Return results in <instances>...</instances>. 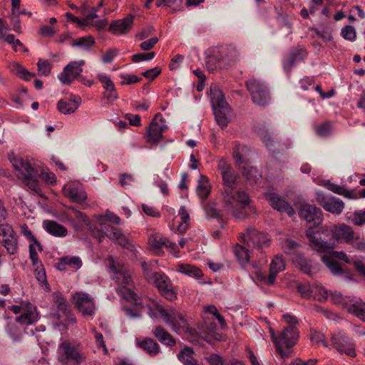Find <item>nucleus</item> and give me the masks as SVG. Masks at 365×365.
<instances>
[{
    "label": "nucleus",
    "instance_id": "obj_1",
    "mask_svg": "<svg viewBox=\"0 0 365 365\" xmlns=\"http://www.w3.org/2000/svg\"><path fill=\"white\" fill-rule=\"evenodd\" d=\"M217 168L224 186L223 202L225 210L237 220L245 218V208L250 200L245 190L238 188L237 174L225 158L219 160Z\"/></svg>",
    "mask_w": 365,
    "mask_h": 365
},
{
    "label": "nucleus",
    "instance_id": "obj_2",
    "mask_svg": "<svg viewBox=\"0 0 365 365\" xmlns=\"http://www.w3.org/2000/svg\"><path fill=\"white\" fill-rule=\"evenodd\" d=\"M321 232L313 228L307 230L310 247L320 252L332 249L336 242L351 243L354 238L352 228L345 224L334 225L330 230L322 229Z\"/></svg>",
    "mask_w": 365,
    "mask_h": 365
},
{
    "label": "nucleus",
    "instance_id": "obj_3",
    "mask_svg": "<svg viewBox=\"0 0 365 365\" xmlns=\"http://www.w3.org/2000/svg\"><path fill=\"white\" fill-rule=\"evenodd\" d=\"M108 267L113 273V279L118 284L117 290L127 301L138 307L141 306L142 304L138 302L139 299L129 271L123 264L115 262L111 256L108 257Z\"/></svg>",
    "mask_w": 365,
    "mask_h": 365
},
{
    "label": "nucleus",
    "instance_id": "obj_4",
    "mask_svg": "<svg viewBox=\"0 0 365 365\" xmlns=\"http://www.w3.org/2000/svg\"><path fill=\"white\" fill-rule=\"evenodd\" d=\"M8 158L14 169L26 180L27 186L36 192L39 193L41 189L36 180L40 169L38 163L34 160L17 156L13 152L9 153Z\"/></svg>",
    "mask_w": 365,
    "mask_h": 365
},
{
    "label": "nucleus",
    "instance_id": "obj_5",
    "mask_svg": "<svg viewBox=\"0 0 365 365\" xmlns=\"http://www.w3.org/2000/svg\"><path fill=\"white\" fill-rule=\"evenodd\" d=\"M141 265L146 280L149 283L153 284L162 296L170 301H173L177 298V294L173 290L170 279L164 273L153 272L150 269V265L145 262H143Z\"/></svg>",
    "mask_w": 365,
    "mask_h": 365
},
{
    "label": "nucleus",
    "instance_id": "obj_6",
    "mask_svg": "<svg viewBox=\"0 0 365 365\" xmlns=\"http://www.w3.org/2000/svg\"><path fill=\"white\" fill-rule=\"evenodd\" d=\"M238 57V51L232 46H227L215 50L206 58V67L210 71L217 68H226L233 64Z\"/></svg>",
    "mask_w": 365,
    "mask_h": 365
},
{
    "label": "nucleus",
    "instance_id": "obj_7",
    "mask_svg": "<svg viewBox=\"0 0 365 365\" xmlns=\"http://www.w3.org/2000/svg\"><path fill=\"white\" fill-rule=\"evenodd\" d=\"M332 302L345 308L349 313L365 322V303L356 297L343 296L335 291L329 294Z\"/></svg>",
    "mask_w": 365,
    "mask_h": 365
},
{
    "label": "nucleus",
    "instance_id": "obj_8",
    "mask_svg": "<svg viewBox=\"0 0 365 365\" xmlns=\"http://www.w3.org/2000/svg\"><path fill=\"white\" fill-rule=\"evenodd\" d=\"M211 102L217 124L222 128L227 127L231 110L220 90L216 88L211 90Z\"/></svg>",
    "mask_w": 365,
    "mask_h": 365
},
{
    "label": "nucleus",
    "instance_id": "obj_9",
    "mask_svg": "<svg viewBox=\"0 0 365 365\" xmlns=\"http://www.w3.org/2000/svg\"><path fill=\"white\" fill-rule=\"evenodd\" d=\"M269 334L281 357L283 359L287 357L288 353L287 351H284L283 349L289 348L296 343L298 332L295 327L288 326L278 334H276L272 329H269Z\"/></svg>",
    "mask_w": 365,
    "mask_h": 365
},
{
    "label": "nucleus",
    "instance_id": "obj_10",
    "mask_svg": "<svg viewBox=\"0 0 365 365\" xmlns=\"http://www.w3.org/2000/svg\"><path fill=\"white\" fill-rule=\"evenodd\" d=\"M156 310L166 324L170 327L174 331H188V323L182 312L173 308L165 309L160 305H157Z\"/></svg>",
    "mask_w": 365,
    "mask_h": 365
},
{
    "label": "nucleus",
    "instance_id": "obj_11",
    "mask_svg": "<svg viewBox=\"0 0 365 365\" xmlns=\"http://www.w3.org/2000/svg\"><path fill=\"white\" fill-rule=\"evenodd\" d=\"M72 299L75 307L84 317H92L96 314L97 305L93 295L83 292H76L73 294Z\"/></svg>",
    "mask_w": 365,
    "mask_h": 365
},
{
    "label": "nucleus",
    "instance_id": "obj_12",
    "mask_svg": "<svg viewBox=\"0 0 365 365\" xmlns=\"http://www.w3.org/2000/svg\"><path fill=\"white\" fill-rule=\"evenodd\" d=\"M85 356L71 343L62 342L58 348V360L62 365H79Z\"/></svg>",
    "mask_w": 365,
    "mask_h": 365
},
{
    "label": "nucleus",
    "instance_id": "obj_13",
    "mask_svg": "<svg viewBox=\"0 0 365 365\" xmlns=\"http://www.w3.org/2000/svg\"><path fill=\"white\" fill-rule=\"evenodd\" d=\"M11 310L15 314H19L16 319L21 326L32 324L37 321L38 317L36 307L31 303L24 302L20 306H11Z\"/></svg>",
    "mask_w": 365,
    "mask_h": 365
},
{
    "label": "nucleus",
    "instance_id": "obj_14",
    "mask_svg": "<svg viewBox=\"0 0 365 365\" xmlns=\"http://www.w3.org/2000/svg\"><path fill=\"white\" fill-rule=\"evenodd\" d=\"M53 300L57 307V310L54 313L57 319L66 326L75 324L76 318L68 309L66 300L63 295L60 292H55L53 294Z\"/></svg>",
    "mask_w": 365,
    "mask_h": 365
},
{
    "label": "nucleus",
    "instance_id": "obj_15",
    "mask_svg": "<svg viewBox=\"0 0 365 365\" xmlns=\"http://www.w3.org/2000/svg\"><path fill=\"white\" fill-rule=\"evenodd\" d=\"M247 88L255 104L264 106L269 103V92L265 85L255 79H250L247 81Z\"/></svg>",
    "mask_w": 365,
    "mask_h": 365
},
{
    "label": "nucleus",
    "instance_id": "obj_16",
    "mask_svg": "<svg viewBox=\"0 0 365 365\" xmlns=\"http://www.w3.org/2000/svg\"><path fill=\"white\" fill-rule=\"evenodd\" d=\"M0 243L9 255H15L18 251L17 236L8 224L0 225Z\"/></svg>",
    "mask_w": 365,
    "mask_h": 365
},
{
    "label": "nucleus",
    "instance_id": "obj_17",
    "mask_svg": "<svg viewBox=\"0 0 365 365\" xmlns=\"http://www.w3.org/2000/svg\"><path fill=\"white\" fill-rule=\"evenodd\" d=\"M316 200L326 211L334 215L341 214L344 208V202L331 195H324L319 192L317 193Z\"/></svg>",
    "mask_w": 365,
    "mask_h": 365
},
{
    "label": "nucleus",
    "instance_id": "obj_18",
    "mask_svg": "<svg viewBox=\"0 0 365 365\" xmlns=\"http://www.w3.org/2000/svg\"><path fill=\"white\" fill-rule=\"evenodd\" d=\"M167 128L168 127L163 115L160 113H157L148 127L147 141L152 144L157 143L163 138V133Z\"/></svg>",
    "mask_w": 365,
    "mask_h": 365
},
{
    "label": "nucleus",
    "instance_id": "obj_19",
    "mask_svg": "<svg viewBox=\"0 0 365 365\" xmlns=\"http://www.w3.org/2000/svg\"><path fill=\"white\" fill-rule=\"evenodd\" d=\"M83 60L74 61L67 64L58 75L59 81L66 85H70L83 72Z\"/></svg>",
    "mask_w": 365,
    "mask_h": 365
},
{
    "label": "nucleus",
    "instance_id": "obj_20",
    "mask_svg": "<svg viewBox=\"0 0 365 365\" xmlns=\"http://www.w3.org/2000/svg\"><path fill=\"white\" fill-rule=\"evenodd\" d=\"M336 259L342 260L346 263H350L347 255L343 252H331L322 257V262L329 269L334 275H340L342 274V269L336 262Z\"/></svg>",
    "mask_w": 365,
    "mask_h": 365
},
{
    "label": "nucleus",
    "instance_id": "obj_21",
    "mask_svg": "<svg viewBox=\"0 0 365 365\" xmlns=\"http://www.w3.org/2000/svg\"><path fill=\"white\" fill-rule=\"evenodd\" d=\"M331 344L340 352L351 356H355L354 345L351 340L342 332L331 334Z\"/></svg>",
    "mask_w": 365,
    "mask_h": 365
},
{
    "label": "nucleus",
    "instance_id": "obj_22",
    "mask_svg": "<svg viewBox=\"0 0 365 365\" xmlns=\"http://www.w3.org/2000/svg\"><path fill=\"white\" fill-rule=\"evenodd\" d=\"M64 195L71 201L81 203L87 199V195L81 184L78 182H70L63 187Z\"/></svg>",
    "mask_w": 365,
    "mask_h": 365
},
{
    "label": "nucleus",
    "instance_id": "obj_23",
    "mask_svg": "<svg viewBox=\"0 0 365 365\" xmlns=\"http://www.w3.org/2000/svg\"><path fill=\"white\" fill-rule=\"evenodd\" d=\"M299 216L309 223H313L314 225H319L323 219L322 210L315 205L309 204H303L301 205Z\"/></svg>",
    "mask_w": 365,
    "mask_h": 365
},
{
    "label": "nucleus",
    "instance_id": "obj_24",
    "mask_svg": "<svg viewBox=\"0 0 365 365\" xmlns=\"http://www.w3.org/2000/svg\"><path fill=\"white\" fill-rule=\"evenodd\" d=\"M266 199L272 208L281 212H285L289 216L294 215L295 211L289 203L284 198L274 192L266 194Z\"/></svg>",
    "mask_w": 365,
    "mask_h": 365
},
{
    "label": "nucleus",
    "instance_id": "obj_25",
    "mask_svg": "<svg viewBox=\"0 0 365 365\" xmlns=\"http://www.w3.org/2000/svg\"><path fill=\"white\" fill-rule=\"evenodd\" d=\"M81 103V98L79 96L71 94L68 97L61 99L57 104L59 112L64 115L74 113Z\"/></svg>",
    "mask_w": 365,
    "mask_h": 365
},
{
    "label": "nucleus",
    "instance_id": "obj_26",
    "mask_svg": "<svg viewBox=\"0 0 365 365\" xmlns=\"http://www.w3.org/2000/svg\"><path fill=\"white\" fill-rule=\"evenodd\" d=\"M105 235L111 240L116 242L122 247L133 252H138L136 247L131 245L121 231L114 227L108 226L106 228Z\"/></svg>",
    "mask_w": 365,
    "mask_h": 365
},
{
    "label": "nucleus",
    "instance_id": "obj_27",
    "mask_svg": "<svg viewBox=\"0 0 365 365\" xmlns=\"http://www.w3.org/2000/svg\"><path fill=\"white\" fill-rule=\"evenodd\" d=\"M245 238L250 242L251 247L262 248L269 242L267 235L257 231L255 229H248L246 231Z\"/></svg>",
    "mask_w": 365,
    "mask_h": 365
},
{
    "label": "nucleus",
    "instance_id": "obj_28",
    "mask_svg": "<svg viewBox=\"0 0 365 365\" xmlns=\"http://www.w3.org/2000/svg\"><path fill=\"white\" fill-rule=\"evenodd\" d=\"M134 16L129 14L123 19L113 21L109 30L115 35H120L128 31L133 24Z\"/></svg>",
    "mask_w": 365,
    "mask_h": 365
},
{
    "label": "nucleus",
    "instance_id": "obj_29",
    "mask_svg": "<svg viewBox=\"0 0 365 365\" xmlns=\"http://www.w3.org/2000/svg\"><path fill=\"white\" fill-rule=\"evenodd\" d=\"M240 241L242 245H237L234 249V252L237 259L241 263L247 262L250 258L251 252L249 248L251 247L250 242L245 238V234L242 233L240 235Z\"/></svg>",
    "mask_w": 365,
    "mask_h": 365
},
{
    "label": "nucleus",
    "instance_id": "obj_30",
    "mask_svg": "<svg viewBox=\"0 0 365 365\" xmlns=\"http://www.w3.org/2000/svg\"><path fill=\"white\" fill-rule=\"evenodd\" d=\"M149 245L150 249L157 254H160L164 247H171L174 249L175 247V244L170 242L159 234L150 235L149 237Z\"/></svg>",
    "mask_w": 365,
    "mask_h": 365
},
{
    "label": "nucleus",
    "instance_id": "obj_31",
    "mask_svg": "<svg viewBox=\"0 0 365 365\" xmlns=\"http://www.w3.org/2000/svg\"><path fill=\"white\" fill-rule=\"evenodd\" d=\"M285 269V263L282 258L279 256H275L269 266V274L268 276L267 283L272 285L275 282V277L277 274Z\"/></svg>",
    "mask_w": 365,
    "mask_h": 365
},
{
    "label": "nucleus",
    "instance_id": "obj_32",
    "mask_svg": "<svg viewBox=\"0 0 365 365\" xmlns=\"http://www.w3.org/2000/svg\"><path fill=\"white\" fill-rule=\"evenodd\" d=\"M43 228L48 232L50 235L58 237H66L68 234L67 229L62 225L52 220H46L43 222Z\"/></svg>",
    "mask_w": 365,
    "mask_h": 365
},
{
    "label": "nucleus",
    "instance_id": "obj_33",
    "mask_svg": "<svg viewBox=\"0 0 365 365\" xmlns=\"http://www.w3.org/2000/svg\"><path fill=\"white\" fill-rule=\"evenodd\" d=\"M153 334L160 343L168 346L175 345V341L173 337L163 327H155L153 330Z\"/></svg>",
    "mask_w": 365,
    "mask_h": 365
},
{
    "label": "nucleus",
    "instance_id": "obj_34",
    "mask_svg": "<svg viewBox=\"0 0 365 365\" xmlns=\"http://www.w3.org/2000/svg\"><path fill=\"white\" fill-rule=\"evenodd\" d=\"M240 168L242 169V175L250 184L257 183L262 178L261 174L256 168L247 163Z\"/></svg>",
    "mask_w": 365,
    "mask_h": 365
},
{
    "label": "nucleus",
    "instance_id": "obj_35",
    "mask_svg": "<svg viewBox=\"0 0 365 365\" xmlns=\"http://www.w3.org/2000/svg\"><path fill=\"white\" fill-rule=\"evenodd\" d=\"M6 331L9 336L14 341H19L22 336V327L15 319L7 323Z\"/></svg>",
    "mask_w": 365,
    "mask_h": 365
},
{
    "label": "nucleus",
    "instance_id": "obj_36",
    "mask_svg": "<svg viewBox=\"0 0 365 365\" xmlns=\"http://www.w3.org/2000/svg\"><path fill=\"white\" fill-rule=\"evenodd\" d=\"M96 12L97 10L93 9L90 14L81 19V26H93L98 29L103 28L106 24V21L102 19L96 20L98 17Z\"/></svg>",
    "mask_w": 365,
    "mask_h": 365
},
{
    "label": "nucleus",
    "instance_id": "obj_37",
    "mask_svg": "<svg viewBox=\"0 0 365 365\" xmlns=\"http://www.w3.org/2000/svg\"><path fill=\"white\" fill-rule=\"evenodd\" d=\"M138 346L151 356L157 355L160 350L158 343L151 338H145L137 342Z\"/></svg>",
    "mask_w": 365,
    "mask_h": 365
},
{
    "label": "nucleus",
    "instance_id": "obj_38",
    "mask_svg": "<svg viewBox=\"0 0 365 365\" xmlns=\"http://www.w3.org/2000/svg\"><path fill=\"white\" fill-rule=\"evenodd\" d=\"M304 56L305 51L302 49L292 51L289 56L284 61V70L286 71H289L295 63L302 61Z\"/></svg>",
    "mask_w": 365,
    "mask_h": 365
},
{
    "label": "nucleus",
    "instance_id": "obj_39",
    "mask_svg": "<svg viewBox=\"0 0 365 365\" xmlns=\"http://www.w3.org/2000/svg\"><path fill=\"white\" fill-rule=\"evenodd\" d=\"M196 191L201 200H205L208 197L211 191V186L207 177L204 175L200 176Z\"/></svg>",
    "mask_w": 365,
    "mask_h": 365
},
{
    "label": "nucleus",
    "instance_id": "obj_40",
    "mask_svg": "<svg viewBox=\"0 0 365 365\" xmlns=\"http://www.w3.org/2000/svg\"><path fill=\"white\" fill-rule=\"evenodd\" d=\"M177 271L195 278H200L202 276V272L200 269L189 264H179L177 267Z\"/></svg>",
    "mask_w": 365,
    "mask_h": 365
},
{
    "label": "nucleus",
    "instance_id": "obj_41",
    "mask_svg": "<svg viewBox=\"0 0 365 365\" xmlns=\"http://www.w3.org/2000/svg\"><path fill=\"white\" fill-rule=\"evenodd\" d=\"M295 264L304 273L312 274L314 272V268L310 261L307 259L302 255H296L293 259Z\"/></svg>",
    "mask_w": 365,
    "mask_h": 365
},
{
    "label": "nucleus",
    "instance_id": "obj_42",
    "mask_svg": "<svg viewBox=\"0 0 365 365\" xmlns=\"http://www.w3.org/2000/svg\"><path fill=\"white\" fill-rule=\"evenodd\" d=\"M11 71L25 81H30L34 74L29 72L26 68L18 63H12L10 65Z\"/></svg>",
    "mask_w": 365,
    "mask_h": 365
},
{
    "label": "nucleus",
    "instance_id": "obj_43",
    "mask_svg": "<svg viewBox=\"0 0 365 365\" xmlns=\"http://www.w3.org/2000/svg\"><path fill=\"white\" fill-rule=\"evenodd\" d=\"M178 357L184 365H197L196 360L193 357V351L191 348H184L178 354Z\"/></svg>",
    "mask_w": 365,
    "mask_h": 365
},
{
    "label": "nucleus",
    "instance_id": "obj_44",
    "mask_svg": "<svg viewBox=\"0 0 365 365\" xmlns=\"http://www.w3.org/2000/svg\"><path fill=\"white\" fill-rule=\"evenodd\" d=\"M324 185L329 190H330L336 194L343 195L348 198L354 197L352 192L347 190L344 187H341V186L338 185L334 183H331L329 181L325 182Z\"/></svg>",
    "mask_w": 365,
    "mask_h": 365
},
{
    "label": "nucleus",
    "instance_id": "obj_45",
    "mask_svg": "<svg viewBox=\"0 0 365 365\" xmlns=\"http://www.w3.org/2000/svg\"><path fill=\"white\" fill-rule=\"evenodd\" d=\"M178 215L180 218V222L178 225V230L180 232H185L187 227L190 220V215L185 206H181L179 211Z\"/></svg>",
    "mask_w": 365,
    "mask_h": 365
},
{
    "label": "nucleus",
    "instance_id": "obj_46",
    "mask_svg": "<svg viewBox=\"0 0 365 365\" xmlns=\"http://www.w3.org/2000/svg\"><path fill=\"white\" fill-rule=\"evenodd\" d=\"M70 210L72 211L74 221L80 226V225H85L88 226L90 220L86 215L76 210L73 207H70Z\"/></svg>",
    "mask_w": 365,
    "mask_h": 365
},
{
    "label": "nucleus",
    "instance_id": "obj_47",
    "mask_svg": "<svg viewBox=\"0 0 365 365\" xmlns=\"http://www.w3.org/2000/svg\"><path fill=\"white\" fill-rule=\"evenodd\" d=\"M95 43V41L91 36L81 37L75 40L72 45L83 48V50H88Z\"/></svg>",
    "mask_w": 365,
    "mask_h": 365
},
{
    "label": "nucleus",
    "instance_id": "obj_48",
    "mask_svg": "<svg viewBox=\"0 0 365 365\" xmlns=\"http://www.w3.org/2000/svg\"><path fill=\"white\" fill-rule=\"evenodd\" d=\"M61 265H68L73 269H80L82 262L79 257L66 256L61 259Z\"/></svg>",
    "mask_w": 365,
    "mask_h": 365
},
{
    "label": "nucleus",
    "instance_id": "obj_49",
    "mask_svg": "<svg viewBox=\"0 0 365 365\" xmlns=\"http://www.w3.org/2000/svg\"><path fill=\"white\" fill-rule=\"evenodd\" d=\"M297 289L302 297L305 299H312L313 296V284L308 282L299 284L297 287Z\"/></svg>",
    "mask_w": 365,
    "mask_h": 365
},
{
    "label": "nucleus",
    "instance_id": "obj_50",
    "mask_svg": "<svg viewBox=\"0 0 365 365\" xmlns=\"http://www.w3.org/2000/svg\"><path fill=\"white\" fill-rule=\"evenodd\" d=\"M329 293L324 287L318 284H313V296L312 299L322 302L329 297Z\"/></svg>",
    "mask_w": 365,
    "mask_h": 365
},
{
    "label": "nucleus",
    "instance_id": "obj_51",
    "mask_svg": "<svg viewBox=\"0 0 365 365\" xmlns=\"http://www.w3.org/2000/svg\"><path fill=\"white\" fill-rule=\"evenodd\" d=\"M60 220L62 222L71 224L75 231H79L81 229L79 225L74 221L72 211L70 210V207H68L66 211L61 213Z\"/></svg>",
    "mask_w": 365,
    "mask_h": 365
},
{
    "label": "nucleus",
    "instance_id": "obj_52",
    "mask_svg": "<svg viewBox=\"0 0 365 365\" xmlns=\"http://www.w3.org/2000/svg\"><path fill=\"white\" fill-rule=\"evenodd\" d=\"M247 147L241 145H236L233 150V157L237 165H240L245 163L243 154L246 152Z\"/></svg>",
    "mask_w": 365,
    "mask_h": 365
},
{
    "label": "nucleus",
    "instance_id": "obj_53",
    "mask_svg": "<svg viewBox=\"0 0 365 365\" xmlns=\"http://www.w3.org/2000/svg\"><path fill=\"white\" fill-rule=\"evenodd\" d=\"M341 35L346 40L354 41L356 38V29L352 26H346L341 29Z\"/></svg>",
    "mask_w": 365,
    "mask_h": 365
},
{
    "label": "nucleus",
    "instance_id": "obj_54",
    "mask_svg": "<svg viewBox=\"0 0 365 365\" xmlns=\"http://www.w3.org/2000/svg\"><path fill=\"white\" fill-rule=\"evenodd\" d=\"M333 130L332 125L329 122H325L316 127V132L320 137L329 135Z\"/></svg>",
    "mask_w": 365,
    "mask_h": 365
},
{
    "label": "nucleus",
    "instance_id": "obj_55",
    "mask_svg": "<svg viewBox=\"0 0 365 365\" xmlns=\"http://www.w3.org/2000/svg\"><path fill=\"white\" fill-rule=\"evenodd\" d=\"M38 72L40 76H48L51 73V65L44 59H39L37 63Z\"/></svg>",
    "mask_w": 365,
    "mask_h": 365
},
{
    "label": "nucleus",
    "instance_id": "obj_56",
    "mask_svg": "<svg viewBox=\"0 0 365 365\" xmlns=\"http://www.w3.org/2000/svg\"><path fill=\"white\" fill-rule=\"evenodd\" d=\"M21 232L27 240L33 242L38 247L39 250H41L40 243L36 240L33 232L26 224L21 226Z\"/></svg>",
    "mask_w": 365,
    "mask_h": 365
},
{
    "label": "nucleus",
    "instance_id": "obj_57",
    "mask_svg": "<svg viewBox=\"0 0 365 365\" xmlns=\"http://www.w3.org/2000/svg\"><path fill=\"white\" fill-rule=\"evenodd\" d=\"M351 262L356 270L365 277V257H354Z\"/></svg>",
    "mask_w": 365,
    "mask_h": 365
},
{
    "label": "nucleus",
    "instance_id": "obj_58",
    "mask_svg": "<svg viewBox=\"0 0 365 365\" xmlns=\"http://www.w3.org/2000/svg\"><path fill=\"white\" fill-rule=\"evenodd\" d=\"M98 78L99 81L103 83V88L107 91H114V84L113 81L110 80V77L105 73L98 74Z\"/></svg>",
    "mask_w": 365,
    "mask_h": 365
},
{
    "label": "nucleus",
    "instance_id": "obj_59",
    "mask_svg": "<svg viewBox=\"0 0 365 365\" xmlns=\"http://www.w3.org/2000/svg\"><path fill=\"white\" fill-rule=\"evenodd\" d=\"M310 339L312 343H315L318 345H322L324 347L329 346V343L327 341V339L322 333L314 332V334H312Z\"/></svg>",
    "mask_w": 365,
    "mask_h": 365
},
{
    "label": "nucleus",
    "instance_id": "obj_60",
    "mask_svg": "<svg viewBox=\"0 0 365 365\" xmlns=\"http://www.w3.org/2000/svg\"><path fill=\"white\" fill-rule=\"evenodd\" d=\"M352 222L355 225H361L365 223V209L364 210L356 211L351 218Z\"/></svg>",
    "mask_w": 365,
    "mask_h": 365
},
{
    "label": "nucleus",
    "instance_id": "obj_61",
    "mask_svg": "<svg viewBox=\"0 0 365 365\" xmlns=\"http://www.w3.org/2000/svg\"><path fill=\"white\" fill-rule=\"evenodd\" d=\"M45 182L49 184H52L55 182V175L53 173L48 172V170L39 169L38 176Z\"/></svg>",
    "mask_w": 365,
    "mask_h": 365
},
{
    "label": "nucleus",
    "instance_id": "obj_62",
    "mask_svg": "<svg viewBox=\"0 0 365 365\" xmlns=\"http://www.w3.org/2000/svg\"><path fill=\"white\" fill-rule=\"evenodd\" d=\"M155 52H149L147 53H137L132 56V60L135 63H138L143 61L152 60L155 57Z\"/></svg>",
    "mask_w": 365,
    "mask_h": 365
},
{
    "label": "nucleus",
    "instance_id": "obj_63",
    "mask_svg": "<svg viewBox=\"0 0 365 365\" xmlns=\"http://www.w3.org/2000/svg\"><path fill=\"white\" fill-rule=\"evenodd\" d=\"M36 247H37L35 244H30L29 245V254H30V259L31 260L32 264L34 266H40L42 267V264L39 261L38 254L36 250Z\"/></svg>",
    "mask_w": 365,
    "mask_h": 365
},
{
    "label": "nucleus",
    "instance_id": "obj_64",
    "mask_svg": "<svg viewBox=\"0 0 365 365\" xmlns=\"http://www.w3.org/2000/svg\"><path fill=\"white\" fill-rule=\"evenodd\" d=\"M118 49L110 48L103 54L102 56V61L106 63H111L113 58L118 54Z\"/></svg>",
    "mask_w": 365,
    "mask_h": 365
}]
</instances>
